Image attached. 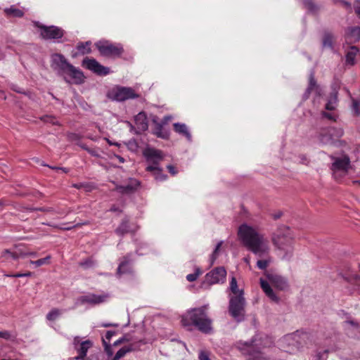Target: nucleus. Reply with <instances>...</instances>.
<instances>
[{
    "label": "nucleus",
    "mask_w": 360,
    "mask_h": 360,
    "mask_svg": "<svg viewBox=\"0 0 360 360\" xmlns=\"http://www.w3.org/2000/svg\"><path fill=\"white\" fill-rule=\"evenodd\" d=\"M238 237L246 248L259 257H266L269 253V242L264 235L246 224L239 226Z\"/></svg>",
    "instance_id": "1"
},
{
    "label": "nucleus",
    "mask_w": 360,
    "mask_h": 360,
    "mask_svg": "<svg viewBox=\"0 0 360 360\" xmlns=\"http://www.w3.org/2000/svg\"><path fill=\"white\" fill-rule=\"evenodd\" d=\"M51 59L52 69L57 75L63 77L67 83L81 84L84 82L85 77L83 72L70 64L63 55L53 53L51 55Z\"/></svg>",
    "instance_id": "2"
},
{
    "label": "nucleus",
    "mask_w": 360,
    "mask_h": 360,
    "mask_svg": "<svg viewBox=\"0 0 360 360\" xmlns=\"http://www.w3.org/2000/svg\"><path fill=\"white\" fill-rule=\"evenodd\" d=\"M208 305L193 308L182 316L181 323L184 326H195L200 332L210 334L212 333V321L206 313Z\"/></svg>",
    "instance_id": "3"
},
{
    "label": "nucleus",
    "mask_w": 360,
    "mask_h": 360,
    "mask_svg": "<svg viewBox=\"0 0 360 360\" xmlns=\"http://www.w3.org/2000/svg\"><path fill=\"white\" fill-rule=\"evenodd\" d=\"M273 244L283 252V259H290L293 255V236L286 226H281L274 233L272 236Z\"/></svg>",
    "instance_id": "4"
},
{
    "label": "nucleus",
    "mask_w": 360,
    "mask_h": 360,
    "mask_svg": "<svg viewBox=\"0 0 360 360\" xmlns=\"http://www.w3.org/2000/svg\"><path fill=\"white\" fill-rule=\"evenodd\" d=\"M229 313L230 316L238 323L242 322L245 319L246 301L241 293L236 295H229Z\"/></svg>",
    "instance_id": "5"
},
{
    "label": "nucleus",
    "mask_w": 360,
    "mask_h": 360,
    "mask_svg": "<svg viewBox=\"0 0 360 360\" xmlns=\"http://www.w3.org/2000/svg\"><path fill=\"white\" fill-rule=\"evenodd\" d=\"M311 333L303 330H297L295 333L288 334L283 339V342L292 346V349L295 348L297 350L308 345L311 342Z\"/></svg>",
    "instance_id": "6"
},
{
    "label": "nucleus",
    "mask_w": 360,
    "mask_h": 360,
    "mask_svg": "<svg viewBox=\"0 0 360 360\" xmlns=\"http://www.w3.org/2000/svg\"><path fill=\"white\" fill-rule=\"evenodd\" d=\"M107 96L112 101L122 102L129 99L137 98L139 95L131 87L117 86L108 92Z\"/></svg>",
    "instance_id": "7"
},
{
    "label": "nucleus",
    "mask_w": 360,
    "mask_h": 360,
    "mask_svg": "<svg viewBox=\"0 0 360 360\" xmlns=\"http://www.w3.org/2000/svg\"><path fill=\"white\" fill-rule=\"evenodd\" d=\"M110 295L108 292H102L101 294L88 293L79 297L77 299V305L89 304L91 306L98 305L106 302Z\"/></svg>",
    "instance_id": "8"
},
{
    "label": "nucleus",
    "mask_w": 360,
    "mask_h": 360,
    "mask_svg": "<svg viewBox=\"0 0 360 360\" xmlns=\"http://www.w3.org/2000/svg\"><path fill=\"white\" fill-rule=\"evenodd\" d=\"M254 340L251 342L240 341L237 343V347L244 354L248 356V360H269L262 352L255 350Z\"/></svg>",
    "instance_id": "9"
},
{
    "label": "nucleus",
    "mask_w": 360,
    "mask_h": 360,
    "mask_svg": "<svg viewBox=\"0 0 360 360\" xmlns=\"http://www.w3.org/2000/svg\"><path fill=\"white\" fill-rule=\"evenodd\" d=\"M331 170L335 179H338L347 174L350 165V160L347 156L333 158Z\"/></svg>",
    "instance_id": "10"
},
{
    "label": "nucleus",
    "mask_w": 360,
    "mask_h": 360,
    "mask_svg": "<svg viewBox=\"0 0 360 360\" xmlns=\"http://www.w3.org/2000/svg\"><path fill=\"white\" fill-rule=\"evenodd\" d=\"M95 45L103 56H120L123 52L120 45L115 46L108 41H99Z\"/></svg>",
    "instance_id": "11"
},
{
    "label": "nucleus",
    "mask_w": 360,
    "mask_h": 360,
    "mask_svg": "<svg viewBox=\"0 0 360 360\" xmlns=\"http://www.w3.org/2000/svg\"><path fill=\"white\" fill-rule=\"evenodd\" d=\"M36 26L40 28V35L44 39H59L64 35L63 30L54 25L46 26L36 22Z\"/></svg>",
    "instance_id": "12"
},
{
    "label": "nucleus",
    "mask_w": 360,
    "mask_h": 360,
    "mask_svg": "<svg viewBox=\"0 0 360 360\" xmlns=\"http://www.w3.org/2000/svg\"><path fill=\"white\" fill-rule=\"evenodd\" d=\"M343 135L342 128L329 127L323 129L319 134V141L323 144H331L335 139L340 138Z\"/></svg>",
    "instance_id": "13"
},
{
    "label": "nucleus",
    "mask_w": 360,
    "mask_h": 360,
    "mask_svg": "<svg viewBox=\"0 0 360 360\" xmlns=\"http://www.w3.org/2000/svg\"><path fill=\"white\" fill-rule=\"evenodd\" d=\"M143 155L149 164L148 165L153 166H159L165 157L162 150L150 147L146 148L143 150Z\"/></svg>",
    "instance_id": "14"
},
{
    "label": "nucleus",
    "mask_w": 360,
    "mask_h": 360,
    "mask_svg": "<svg viewBox=\"0 0 360 360\" xmlns=\"http://www.w3.org/2000/svg\"><path fill=\"white\" fill-rule=\"evenodd\" d=\"M226 271L224 267L219 266L212 269L205 276V281L210 285L223 283L226 280Z\"/></svg>",
    "instance_id": "15"
},
{
    "label": "nucleus",
    "mask_w": 360,
    "mask_h": 360,
    "mask_svg": "<svg viewBox=\"0 0 360 360\" xmlns=\"http://www.w3.org/2000/svg\"><path fill=\"white\" fill-rule=\"evenodd\" d=\"M82 65L98 75H107L110 72L108 68L103 66L94 58H84Z\"/></svg>",
    "instance_id": "16"
},
{
    "label": "nucleus",
    "mask_w": 360,
    "mask_h": 360,
    "mask_svg": "<svg viewBox=\"0 0 360 360\" xmlns=\"http://www.w3.org/2000/svg\"><path fill=\"white\" fill-rule=\"evenodd\" d=\"M145 344L146 342L143 340H139L138 341L130 342L129 345H125L120 349L116 352L113 359L119 360L122 357L124 356L127 353L140 349L141 347Z\"/></svg>",
    "instance_id": "17"
},
{
    "label": "nucleus",
    "mask_w": 360,
    "mask_h": 360,
    "mask_svg": "<svg viewBox=\"0 0 360 360\" xmlns=\"http://www.w3.org/2000/svg\"><path fill=\"white\" fill-rule=\"evenodd\" d=\"M139 186V181L135 179H130L124 185H116L115 190L122 194H130L134 193Z\"/></svg>",
    "instance_id": "18"
},
{
    "label": "nucleus",
    "mask_w": 360,
    "mask_h": 360,
    "mask_svg": "<svg viewBox=\"0 0 360 360\" xmlns=\"http://www.w3.org/2000/svg\"><path fill=\"white\" fill-rule=\"evenodd\" d=\"M134 121L137 128L136 134H141L148 129V122L146 112L142 111L138 113L134 117Z\"/></svg>",
    "instance_id": "19"
},
{
    "label": "nucleus",
    "mask_w": 360,
    "mask_h": 360,
    "mask_svg": "<svg viewBox=\"0 0 360 360\" xmlns=\"http://www.w3.org/2000/svg\"><path fill=\"white\" fill-rule=\"evenodd\" d=\"M312 91H314L315 93L318 96H321V87L316 84L315 77H314V72L311 71L309 75V85L307 89H306L305 93L303 95V98L304 100L307 99L309 96V94Z\"/></svg>",
    "instance_id": "20"
},
{
    "label": "nucleus",
    "mask_w": 360,
    "mask_h": 360,
    "mask_svg": "<svg viewBox=\"0 0 360 360\" xmlns=\"http://www.w3.org/2000/svg\"><path fill=\"white\" fill-rule=\"evenodd\" d=\"M345 39L348 43H355L360 40V27H349L345 30Z\"/></svg>",
    "instance_id": "21"
},
{
    "label": "nucleus",
    "mask_w": 360,
    "mask_h": 360,
    "mask_svg": "<svg viewBox=\"0 0 360 360\" xmlns=\"http://www.w3.org/2000/svg\"><path fill=\"white\" fill-rule=\"evenodd\" d=\"M92 346L93 342L89 340L81 342L79 346L77 349H75V350L78 353V355L76 356L74 359L75 360L84 359L86 356L89 349L91 348Z\"/></svg>",
    "instance_id": "22"
},
{
    "label": "nucleus",
    "mask_w": 360,
    "mask_h": 360,
    "mask_svg": "<svg viewBox=\"0 0 360 360\" xmlns=\"http://www.w3.org/2000/svg\"><path fill=\"white\" fill-rule=\"evenodd\" d=\"M269 278L274 287L280 290H284L288 288L286 280L281 276L272 275Z\"/></svg>",
    "instance_id": "23"
},
{
    "label": "nucleus",
    "mask_w": 360,
    "mask_h": 360,
    "mask_svg": "<svg viewBox=\"0 0 360 360\" xmlns=\"http://www.w3.org/2000/svg\"><path fill=\"white\" fill-rule=\"evenodd\" d=\"M146 170L152 172L156 181H163L167 178V176L162 173V169L160 166L148 165Z\"/></svg>",
    "instance_id": "24"
},
{
    "label": "nucleus",
    "mask_w": 360,
    "mask_h": 360,
    "mask_svg": "<svg viewBox=\"0 0 360 360\" xmlns=\"http://www.w3.org/2000/svg\"><path fill=\"white\" fill-rule=\"evenodd\" d=\"M131 254H127L124 257V260L120 264L117 274L119 276H121L124 274L131 272V267L129 266V262L131 260Z\"/></svg>",
    "instance_id": "25"
},
{
    "label": "nucleus",
    "mask_w": 360,
    "mask_h": 360,
    "mask_svg": "<svg viewBox=\"0 0 360 360\" xmlns=\"http://www.w3.org/2000/svg\"><path fill=\"white\" fill-rule=\"evenodd\" d=\"M260 285L263 291L271 300L275 302L278 301V297L276 295L274 290L266 281L264 280L263 278H260Z\"/></svg>",
    "instance_id": "26"
},
{
    "label": "nucleus",
    "mask_w": 360,
    "mask_h": 360,
    "mask_svg": "<svg viewBox=\"0 0 360 360\" xmlns=\"http://www.w3.org/2000/svg\"><path fill=\"white\" fill-rule=\"evenodd\" d=\"M174 129L176 133L184 136L188 141H191V134L188 131L187 126L185 124L179 122L174 123Z\"/></svg>",
    "instance_id": "27"
},
{
    "label": "nucleus",
    "mask_w": 360,
    "mask_h": 360,
    "mask_svg": "<svg viewBox=\"0 0 360 360\" xmlns=\"http://www.w3.org/2000/svg\"><path fill=\"white\" fill-rule=\"evenodd\" d=\"M130 231L129 225V219L124 218L122 219L120 226L115 229V233L120 236H122L124 234Z\"/></svg>",
    "instance_id": "28"
},
{
    "label": "nucleus",
    "mask_w": 360,
    "mask_h": 360,
    "mask_svg": "<svg viewBox=\"0 0 360 360\" xmlns=\"http://www.w3.org/2000/svg\"><path fill=\"white\" fill-rule=\"evenodd\" d=\"M333 39L334 36L330 32H325L323 37L322 46L323 48L333 49Z\"/></svg>",
    "instance_id": "29"
},
{
    "label": "nucleus",
    "mask_w": 360,
    "mask_h": 360,
    "mask_svg": "<svg viewBox=\"0 0 360 360\" xmlns=\"http://www.w3.org/2000/svg\"><path fill=\"white\" fill-rule=\"evenodd\" d=\"M359 52V49L356 46H352L346 54V63L349 65H353L354 64L355 57Z\"/></svg>",
    "instance_id": "30"
},
{
    "label": "nucleus",
    "mask_w": 360,
    "mask_h": 360,
    "mask_svg": "<svg viewBox=\"0 0 360 360\" xmlns=\"http://www.w3.org/2000/svg\"><path fill=\"white\" fill-rule=\"evenodd\" d=\"M229 290L231 292V294H230L229 295H239L240 293H241V295H244L243 290L238 289L237 281L234 276H233L231 278L230 283H229Z\"/></svg>",
    "instance_id": "31"
},
{
    "label": "nucleus",
    "mask_w": 360,
    "mask_h": 360,
    "mask_svg": "<svg viewBox=\"0 0 360 360\" xmlns=\"http://www.w3.org/2000/svg\"><path fill=\"white\" fill-rule=\"evenodd\" d=\"M154 134L158 137L167 139L169 137V133L163 129V124L157 122L154 129Z\"/></svg>",
    "instance_id": "32"
},
{
    "label": "nucleus",
    "mask_w": 360,
    "mask_h": 360,
    "mask_svg": "<svg viewBox=\"0 0 360 360\" xmlns=\"http://www.w3.org/2000/svg\"><path fill=\"white\" fill-rule=\"evenodd\" d=\"M2 255L4 257H6V255H9L13 259H18L20 257H25V256H27V255L35 256V253H34V252H27V253L22 254V253H19V252H18L16 251L11 252L9 250H4V252L2 253Z\"/></svg>",
    "instance_id": "33"
},
{
    "label": "nucleus",
    "mask_w": 360,
    "mask_h": 360,
    "mask_svg": "<svg viewBox=\"0 0 360 360\" xmlns=\"http://www.w3.org/2000/svg\"><path fill=\"white\" fill-rule=\"evenodd\" d=\"M91 41H86L85 43L80 42L78 43L77 46V49L78 50L79 53L82 55H85L90 53L91 51Z\"/></svg>",
    "instance_id": "34"
},
{
    "label": "nucleus",
    "mask_w": 360,
    "mask_h": 360,
    "mask_svg": "<svg viewBox=\"0 0 360 360\" xmlns=\"http://www.w3.org/2000/svg\"><path fill=\"white\" fill-rule=\"evenodd\" d=\"M4 12L8 16L13 17L20 18L24 15V13L21 10L15 8L14 6L5 8Z\"/></svg>",
    "instance_id": "35"
},
{
    "label": "nucleus",
    "mask_w": 360,
    "mask_h": 360,
    "mask_svg": "<svg viewBox=\"0 0 360 360\" xmlns=\"http://www.w3.org/2000/svg\"><path fill=\"white\" fill-rule=\"evenodd\" d=\"M338 103V93L333 92L331 94L330 99L326 105V109L328 110H333Z\"/></svg>",
    "instance_id": "36"
},
{
    "label": "nucleus",
    "mask_w": 360,
    "mask_h": 360,
    "mask_svg": "<svg viewBox=\"0 0 360 360\" xmlns=\"http://www.w3.org/2000/svg\"><path fill=\"white\" fill-rule=\"evenodd\" d=\"M61 312L58 309H51L46 315V319L49 321H55L60 315Z\"/></svg>",
    "instance_id": "37"
},
{
    "label": "nucleus",
    "mask_w": 360,
    "mask_h": 360,
    "mask_svg": "<svg viewBox=\"0 0 360 360\" xmlns=\"http://www.w3.org/2000/svg\"><path fill=\"white\" fill-rule=\"evenodd\" d=\"M134 341H136V340H134ZM129 342H133L134 340L130 337V335L129 334H126V335H123L122 338H120V339H118L117 340H116L113 343V346H117L122 343Z\"/></svg>",
    "instance_id": "38"
},
{
    "label": "nucleus",
    "mask_w": 360,
    "mask_h": 360,
    "mask_svg": "<svg viewBox=\"0 0 360 360\" xmlns=\"http://www.w3.org/2000/svg\"><path fill=\"white\" fill-rule=\"evenodd\" d=\"M223 243V241L221 240L219 241L217 245H216L211 257H210V262H211V264H213L214 261L216 260V259L217 258V256H218V254H219V249Z\"/></svg>",
    "instance_id": "39"
},
{
    "label": "nucleus",
    "mask_w": 360,
    "mask_h": 360,
    "mask_svg": "<svg viewBox=\"0 0 360 360\" xmlns=\"http://www.w3.org/2000/svg\"><path fill=\"white\" fill-rule=\"evenodd\" d=\"M41 120L46 123H50L53 125H58L59 122L56 117L51 115H45L41 117Z\"/></svg>",
    "instance_id": "40"
},
{
    "label": "nucleus",
    "mask_w": 360,
    "mask_h": 360,
    "mask_svg": "<svg viewBox=\"0 0 360 360\" xmlns=\"http://www.w3.org/2000/svg\"><path fill=\"white\" fill-rule=\"evenodd\" d=\"M51 259V257L50 256H47L44 258H41V259H39L38 260H36V261H30V263L32 264H34L36 266H42L45 264H47L49 261V259Z\"/></svg>",
    "instance_id": "41"
},
{
    "label": "nucleus",
    "mask_w": 360,
    "mask_h": 360,
    "mask_svg": "<svg viewBox=\"0 0 360 360\" xmlns=\"http://www.w3.org/2000/svg\"><path fill=\"white\" fill-rule=\"evenodd\" d=\"M269 259H259L257 262V266L262 270H264L268 266L269 264L270 263Z\"/></svg>",
    "instance_id": "42"
},
{
    "label": "nucleus",
    "mask_w": 360,
    "mask_h": 360,
    "mask_svg": "<svg viewBox=\"0 0 360 360\" xmlns=\"http://www.w3.org/2000/svg\"><path fill=\"white\" fill-rule=\"evenodd\" d=\"M352 107L353 110L356 115H360V101H358L354 98H352Z\"/></svg>",
    "instance_id": "43"
},
{
    "label": "nucleus",
    "mask_w": 360,
    "mask_h": 360,
    "mask_svg": "<svg viewBox=\"0 0 360 360\" xmlns=\"http://www.w3.org/2000/svg\"><path fill=\"white\" fill-rule=\"evenodd\" d=\"M200 274V269H197L195 273L188 274L186 276V279L190 282L195 281L199 276Z\"/></svg>",
    "instance_id": "44"
},
{
    "label": "nucleus",
    "mask_w": 360,
    "mask_h": 360,
    "mask_svg": "<svg viewBox=\"0 0 360 360\" xmlns=\"http://www.w3.org/2000/svg\"><path fill=\"white\" fill-rule=\"evenodd\" d=\"M102 342H103V345L105 353L108 356H112L113 352L111 349V345L109 343H108L105 339H102Z\"/></svg>",
    "instance_id": "45"
},
{
    "label": "nucleus",
    "mask_w": 360,
    "mask_h": 360,
    "mask_svg": "<svg viewBox=\"0 0 360 360\" xmlns=\"http://www.w3.org/2000/svg\"><path fill=\"white\" fill-rule=\"evenodd\" d=\"M86 224H87L86 222H84V223H82V224L78 223L77 224H75V225H72V226H53L55 227V228L60 229L61 230L69 231V230L72 229L73 228L79 227V226H80L82 225Z\"/></svg>",
    "instance_id": "46"
},
{
    "label": "nucleus",
    "mask_w": 360,
    "mask_h": 360,
    "mask_svg": "<svg viewBox=\"0 0 360 360\" xmlns=\"http://www.w3.org/2000/svg\"><path fill=\"white\" fill-rule=\"evenodd\" d=\"M303 4L309 11H314L316 8L315 4L313 3V1L311 0H304Z\"/></svg>",
    "instance_id": "47"
},
{
    "label": "nucleus",
    "mask_w": 360,
    "mask_h": 360,
    "mask_svg": "<svg viewBox=\"0 0 360 360\" xmlns=\"http://www.w3.org/2000/svg\"><path fill=\"white\" fill-rule=\"evenodd\" d=\"M31 275H32V273L30 271H28V272L24 273V274L18 273V274H7L6 276L8 277H12V278H20V277L30 276Z\"/></svg>",
    "instance_id": "48"
},
{
    "label": "nucleus",
    "mask_w": 360,
    "mask_h": 360,
    "mask_svg": "<svg viewBox=\"0 0 360 360\" xmlns=\"http://www.w3.org/2000/svg\"><path fill=\"white\" fill-rule=\"evenodd\" d=\"M322 116L329 120H336V115L333 112H322Z\"/></svg>",
    "instance_id": "49"
},
{
    "label": "nucleus",
    "mask_w": 360,
    "mask_h": 360,
    "mask_svg": "<svg viewBox=\"0 0 360 360\" xmlns=\"http://www.w3.org/2000/svg\"><path fill=\"white\" fill-rule=\"evenodd\" d=\"M41 165L48 167H49L53 170H56V171H62L65 173H67L69 171V169L65 167H53V166H50V165L44 164V163H42Z\"/></svg>",
    "instance_id": "50"
},
{
    "label": "nucleus",
    "mask_w": 360,
    "mask_h": 360,
    "mask_svg": "<svg viewBox=\"0 0 360 360\" xmlns=\"http://www.w3.org/2000/svg\"><path fill=\"white\" fill-rule=\"evenodd\" d=\"M116 334L115 331L112 330H108L106 332L105 338H103V339H105L108 343L110 341V339L112 336H114Z\"/></svg>",
    "instance_id": "51"
},
{
    "label": "nucleus",
    "mask_w": 360,
    "mask_h": 360,
    "mask_svg": "<svg viewBox=\"0 0 360 360\" xmlns=\"http://www.w3.org/2000/svg\"><path fill=\"white\" fill-rule=\"evenodd\" d=\"M37 210H39V211H41V212H55L58 214H61L62 212H60V211H55L53 210V207H39L37 209Z\"/></svg>",
    "instance_id": "52"
},
{
    "label": "nucleus",
    "mask_w": 360,
    "mask_h": 360,
    "mask_svg": "<svg viewBox=\"0 0 360 360\" xmlns=\"http://www.w3.org/2000/svg\"><path fill=\"white\" fill-rule=\"evenodd\" d=\"M80 265L84 268H89L93 266V262L91 259H88L84 262H81Z\"/></svg>",
    "instance_id": "53"
},
{
    "label": "nucleus",
    "mask_w": 360,
    "mask_h": 360,
    "mask_svg": "<svg viewBox=\"0 0 360 360\" xmlns=\"http://www.w3.org/2000/svg\"><path fill=\"white\" fill-rule=\"evenodd\" d=\"M82 148L86 150L89 154H91L92 156H94V157H99L100 155L98 153V152L95 150H93V149H90L88 147H86V146H82Z\"/></svg>",
    "instance_id": "54"
},
{
    "label": "nucleus",
    "mask_w": 360,
    "mask_h": 360,
    "mask_svg": "<svg viewBox=\"0 0 360 360\" xmlns=\"http://www.w3.org/2000/svg\"><path fill=\"white\" fill-rule=\"evenodd\" d=\"M80 343V338L79 336L75 337L72 342L74 349H77L79 346Z\"/></svg>",
    "instance_id": "55"
},
{
    "label": "nucleus",
    "mask_w": 360,
    "mask_h": 360,
    "mask_svg": "<svg viewBox=\"0 0 360 360\" xmlns=\"http://www.w3.org/2000/svg\"><path fill=\"white\" fill-rule=\"evenodd\" d=\"M198 357H199L200 360H210L208 354L205 352H203V351H201L200 352Z\"/></svg>",
    "instance_id": "56"
},
{
    "label": "nucleus",
    "mask_w": 360,
    "mask_h": 360,
    "mask_svg": "<svg viewBox=\"0 0 360 360\" xmlns=\"http://www.w3.org/2000/svg\"><path fill=\"white\" fill-rule=\"evenodd\" d=\"M354 10L358 15H360V0H356L354 2Z\"/></svg>",
    "instance_id": "57"
},
{
    "label": "nucleus",
    "mask_w": 360,
    "mask_h": 360,
    "mask_svg": "<svg viewBox=\"0 0 360 360\" xmlns=\"http://www.w3.org/2000/svg\"><path fill=\"white\" fill-rule=\"evenodd\" d=\"M167 168L171 174L175 175L177 174V171L176 170L175 167H173L172 165H169L167 166Z\"/></svg>",
    "instance_id": "58"
},
{
    "label": "nucleus",
    "mask_w": 360,
    "mask_h": 360,
    "mask_svg": "<svg viewBox=\"0 0 360 360\" xmlns=\"http://www.w3.org/2000/svg\"><path fill=\"white\" fill-rule=\"evenodd\" d=\"M345 279L347 280V281H351L352 279H354L355 281H359L360 280V276L359 275H357V274H354L351 278L345 277Z\"/></svg>",
    "instance_id": "59"
},
{
    "label": "nucleus",
    "mask_w": 360,
    "mask_h": 360,
    "mask_svg": "<svg viewBox=\"0 0 360 360\" xmlns=\"http://www.w3.org/2000/svg\"><path fill=\"white\" fill-rule=\"evenodd\" d=\"M10 337V334L8 331H0V338L8 339Z\"/></svg>",
    "instance_id": "60"
},
{
    "label": "nucleus",
    "mask_w": 360,
    "mask_h": 360,
    "mask_svg": "<svg viewBox=\"0 0 360 360\" xmlns=\"http://www.w3.org/2000/svg\"><path fill=\"white\" fill-rule=\"evenodd\" d=\"M282 214H283L282 212L278 211L273 214V218L274 219H278L282 216Z\"/></svg>",
    "instance_id": "61"
},
{
    "label": "nucleus",
    "mask_w": 360,
    "mask_h": 360,
    "mask_svg": "<svg viewBox=\"0 0 360 360\" xmlns=\"http://www.w3.org/2000/svg\"><path fill=\"white\" fill-rule=\"evenodd\" d=\"M346 323H348V324H350L352 325V326H354V327H359V323L352 321V320H349V321H345Z\"/></svg>",
    "instance_id": "62"
},
{
    "label": "nucleus",
    "mask_w": 360,
    "mask_h": 360,
    "mask_svg": "<svg viewBox=\"0 0 360 360\" xmlns=\"http://www.w3.org/2000/svg\"><path fill=\"white\" fill-rule=\"evenodd\" d=\"M171 119V117L170 116H165L164 117L162 122H160L161 124H166L167 123V122Z\"/></svg>",
    "instance_id": "63"
},
{
    "label": "nucleus",
    "mask_w": 360,
    "mask_h": 360,
    "mask_svg": "<svg viewBox=\"0 0 360 360\" xmlns=\"http://www.w3.org/2000/svg\"><path fill=\"white\" fill-rule=\"evenodd\" d=\"M110 212H121L122 211L119 209V207H116L115 205H113L110 209Z\"/></svg>",
    "instance_id": "64"
}]
</instances>
